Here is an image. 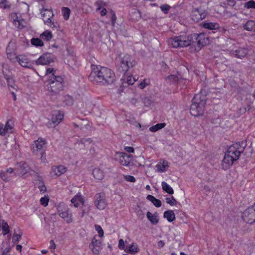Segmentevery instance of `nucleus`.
I'll return each mask as SVG.
<instances>
[{
  "label": "nucleus",
  "instance_id": "13d9d810",
  "mask_svg": "<svg viewBox=\"0 0 255 255\" xmlns=\"http://www.w3.org/2000/svg\"><path fill=\"white\" fill-rule=\"evenodd\" d=\"M118 247L121 250H124L125 249V242L123 239H120L119 240Z\"/></svg>",
  "mask_w": 255,
  "mask_h": 255
},
{
  "label": "nucleus",
  "instance_id": "6ab92c4d",
  "mask_svg": "<svg viewBox=\"0 0 255 255\" xmlns=\"http://www.w3.org/2000/svg\"><path fill=\"white\" fill-rule=\"evenodd\" d=\"M53 62V59L51 56L48 54H44L41 56L36 61L37 64L38 65H48Z\"/></svg>",
  "mask_w": 255,
  "mask_h": 255
},
{
  "label": "nucleus",
  "instance_id": "49530a36",
  "mask_svg": "<svg viewBox=\"0 0 255 255\" xmlns=\"http://www.w3.org/2000/svg\"><path fill=\"white\" fill-rule=\"evenodd\" d=\"M0 178L5 181H8L10 180V176L7 172L1 171L0 172Z\"/></svg>",
  "mask_w": 255,
  "mask_h": 255
},
{
  "label": "nucleus",
  "instance_id": "7c9ffc66",
  "mask_svg": "<svg viewBox=\"0 0 255 255\" xmlns=\"http://www.w3.org/2000/svg\"><path fill=\"white\" fill-rule=\"evenodd\" d=\"M203 26L205 28L210 30H215L219 28V24L216 22L204 23Z\"/></svg>",
  "mask_w": 255,
  "mask_h": 255
},
{
  "label": "nucleus",
  "instance_id": "f03ea898",
  "mask_svg": "<svg viewBox=\"0 0 255 255\" xmlns=\"http://www.w3.org/2000/svg\"><path fill=\"white\" fill-rule=\"evenodd\" d=\"M243 142H236L231 145L225 153L222 162L223 168L228 169L231 166L234 161L237 160L240 157L241 153L244 150L245 146Z\"/></svg>",
  "mask_w": 255,
  "mask_h": 255
},
{
  "label": "nucleus",
  "instance_id": "aec40b11",
  "mask_svg": "<svg viewBox=\"0 0 255 255\" xmlns=\"http://www.w3.org/2000/svg\"><path fill=\"white\" fill-rule=\"evenodd\" d=\"M16 172L20 175H23L25 174L29 170L27 164L24 162H20L17 165V167L15 169Z\"/></svg>",
  "mask_w": 255,
  "mask_h": 255
},
{
  "label": "nucleus",
  "instance_id": "09e8293b",
  "mask_svg": "<svg viewBox=\"0 0 255 255\" xmlns=\"http://www.w3.org/2000/svg\"><path fill=\"white\" fill-rule=\"evenodd\" d=\"M8 133V131L6 129V127L3 124H0V135L4 136L6 134Z\"/></svg>",
  "mask_w": 255,
  "mask_h": 255
},
{
  "label": "nucleus",
  "instance_id": "5fc2aeb1",
  "mask_svg": "<svg viewBox=\"0 0 255 255\" xmlns=\"http://www.w3.org/2000/svg\"><path fill=\"white\" fill-rule=\"evenodd\" d=\"M135 81V79L132 76H128L127 79V83L128 85H132Z\"/></svg>",
  "mask_w": 255,
  "mask_h": 255
},
{
  "label": "nucleus",
  "instance_id": "603ef678",
  "mask_svg": "<svg viewBox=\"0 0 255 255\" xmlns=\"http://www.w3.org/2000/svg\"><path fill=\"white\" fill-rule=\"evenodd\" d=\"M95 227L96 230L99 233V236L100 237H102L104 236V231L101 227L99 225H96Z\"/></svg>",
  "mask_w": 255,
  "mask_h": 255
},
{
  "label": "nucleus",
  "instance_id": "4468645a",
  "mask_svg": "<svg viewBox=\"0 0 255 255\" xmlns=\"http://www.w3.org/2000/svg\"><path fill=\"white\" fill-rule=\"evenodd\" d=\"M206 14L205 10L200 7L195 8L192 11L191 17L193 20L198 22L204 19Z\"/></svg>",
  "mask_w": 255,
  "mask_h": 255
},
{
  "label": "nucleus",
  "instance_id": "052dcab7",
  "mask_svg": "<svg viewBox=\"0 0 255 255\" xmlns=\"http://www.w3.org/2000/svg\"><path fill=\"white\" fill-rule=\"evenodd\" d=\"M127 121L129 122V123L133 124L134 126H139V127H140V125L137 122L135 121L134 119H132L131 120H129L127 119Z\"/></svg>",
  "mask_w": 255,
  "mask_h": 255
},
{
  "label": "nucleus",
  "instance_id": "bf43d9fd",
  "mask_svg": "<svg viewBox=\"0 0 255 255\" xmlns=\"http://www.w3.org/2000/svg\"><path fill=\"white\" fill-rule=\"evenodd\" d=\"M126 179L131 182H134L135 181V178L131 175H128L126 176Z\"/></svg>",
  "mask_w": 255,
  "mask_h": 255
},
{
  "label": "nucleus",
  "instance_id": "423d86ee",
  "mask_svg": "<svg viewBox=\"0 0 255 255\" xmlns=\"http://www.w3.org/2000/svg\"><path fill=\"white\" fill-rule=\"evenodd\" d=\"M49 81L48 90L52 93L53 95L57 94L62 90L63 79L62 77L54 76L53 79L51 78Z\"/></svg>",
  "mask_w": 255,
  "mask_h": 255
},
{
  "label": "nucleus",
  "instance_id": "20e7f679",
  "mask_svg": "<svg viewBox=\"0 0 255 255\" xmlns=\"http://www.w3.org/2000/svg\"><path fill=\"white\" fill-rule=\"evenodd\" d=\"M168 45L174 47H184L190 45L191 40L186 35H180L171 38L168 40Z\"/></svg>",
  "mask_w": 255,
  "mask_h": 255
},
{
  "label": "nucleus",
  "instance_id": "4be33fe9",
  "mask_svg": "<svg viewBox=\"0 0 255 255\" xmlns=\"http://www.w3.org/2000/svg\"><path fill=\"white\" fill-rule=\"evenodd\" d=\"M196 40L199 45L204 46L209 42V39L207 36L204 34L201 33L198 34Z\"/></svg>",
  "mask_w": 255,
  "mask_h": 255
},
{
  "label": "nucleus",
  "instance_id": "680f3d73",
  "mask_svg": "<svg viewBox=\"0 0 255 255\" xmlns=\"http://www.w3.org/2000/svg\"><path fill=\"white\" fill-rule=\"evenodd\" d=\"M124 149L126 151L129 152V153H133V152H134V148L131 146H126V147H125Z\"/></svg>",
  "mask_w": 255,
  "mask_h": 255
},
{
  "label": "nucleus",
  "instance_id": "2f4dec72",
  "mask_svg": "<svg viewBox=\"0 0 255 255\" xmlns=\"http://www.w3.org/2000/svg\"><path fill=\"white\" fill-rule=\"evenodd\" d=\"M139 251V249L138 247V246L135 244H132L128 247V249H126V251L128 253H129L131 254H135L138 253Z\"/></svg>",
  "mask_w": 255,
  "mask_h": 255
},
{
  "label": "nucleus",
  "instance_id": "9b49d317",
  "mask_svg": "<svg viewBox=\"0 0 255 255\" xmlns=\"http://www.w3.org/2000/svg\"><path fill=\"white\" fill-rule=\"evenodd\" d=\"M95 206L99 210H103L107 206L106 196L103 193H99L95 195Z\"/></svg>",
  "mask_w": 255,
  "mask_h": 255
},
{
  "label": "nucleus",
  "instance_id": "ddd939ff",
  "mask_svg": "<svg viewBox=\"0 0 255 255\" xmlns=\"http://www.w3.org/2000/svg\"><path fill=\"white\" fill-rule=\"evenodd\" d=\"M243 219L248 223H254L255 222V209L252 206L248 208L244 212Z\"/></svg>",
  "mask_w": 255,
  "mask_h": 255
},
{
  "label": "nucleus",
  "instance_id": "7ed1b4c3",
  "mask_svg": "<svg viewBox=\"0 0 255 255\" xmlns=\"http://www.w3.org/2000/svg\"><path fill=\"white\" fill-rule=\"evenodd\" d=\"M205 105V97L201 94L196 95L192 100V104L191 105V114L195 117L202 115L204 113Z\"/></svg>",
  "mask_w": 255,
  "mask_h": 255
},
{
  "label": "nucleus",
  "instance_id": "39448f33",
  "mask_svg": "<svg viewBox=\"0 0 255 255\" xmlns=\"http://www.w3.org/2000/svg\"><path fill=\"white\" fill-rule=\"evenodd\" d=\"M135 64V62L133 58L130 55L126 54L121 58L118 70L121 72L125 73Z\"/></svg>",
  "mask_w": 255,
  "mask_h": 255
},
{
  "label": "nucleus",
  "instance_id": "1a4fd4ad",
  "mask_svg": "<svg viewBox=\"0 0 255 255\" xmlns=\"http://www.w3.org/2000/svg\"><path fill=\"white\" fill-rule=\"evenodd\" d=\"M15 59L13 61H11L12 63L17 62L21 66L31 68L33 65V62L29 58L28 56L25 54H18L15 56Z\"/></svg>",
  "mask_w": 255,
  "mask_h": 255
},
{
  "label": "nucleus",
  "instance_id": "412c9836",
  "mask_svg": "<svg viewBox=\"0 0 255 255\" xmlns=\"http://www.w3.org/2000/svg\"><path fill=\"white\" fill-rule=\"evenodd\" d=\"M64 117L63 114L60 111H55L51 118V121L53 124H59L62 121Z\"/></svg>",
  "mask_w": 255,
  "mask_h": 255
},
{
  "label": "nucleus",
  "instance_id": "37998d69",
  "mask_svg": "<svg viewBox=\"0 0 255 255\" xmlns=\"http://www.w3.org/2000/svg\"><path fill=\"white\" fill-rule=\"evenodd\" d=\"M2 229L3 231V234L4 236L6 235L9 233V226L7 223L4 222V221L2 222Z\"/></svg>",
  "mask_w": 255,
  "mask_h": 255
},
{
  "label": "nucleus",
  "instance_id": "e2e57ef3",
  "mask_svg": "<svg viewBox=\"0 0 255 255\" xmlns=\"http://www.w3.org/2000/svg\"><path fill=\"white\" fill-rule=\"evenodd\" d=\"M10 248L9 247L6 248L2 252V255H7V253L10 251Z\"/></svg>",
  "mask_w": 255,
  "mask_h": 255
},
{
  "label": "nucleus",
  "instance_id": "de8ad7c7",
  "mask_svg": "<svg viewBox=\"0 0 255 255\" xmlns=\"http://www.w3.org/2000/svg\"><path fill=\"white\" fill-rule=\"evenodd\" d=\"M245 7L247 8H255V1L251 0L245 3Z\"/></svg>",
  "mask_w": 255,
  "mask_h": 255
},
{
  "label": "nucleus",
  "instance_id": "c03bdc74",
  "mask_svg": "<svg viewBox=\"0 0 255 255\" xmlns=\"http://www.w3.org/2000/svg\"><path fill=\"white\" fill-rule=\"evenodd\" d=\"M165 80L168 82L175 83L178 81V78L176 75H171L167 77L166 78Z\"/></svg>",
  "mask_w": 255,
  "mask_h": 255
},
{
  "label": "nucleus",
  "instance_id": "e433bc0d",
  "mask_svg": "<svg viewBox=\"0 0 255 255\" xmlns=\"http://www.w3.org/2000/svg\"><path fill=\"white\" fill-rule=\"evenodd\" d=\"M40 37L45 40H49L52 38V33L50 31L46 30L40 35Z\"/></svg>",
  "mask_w": 255,
  "mask_h": 255
},
{
  "label": "nucleus",
  "instance_id": "4d7b16f0",
  "mask_svg": "<svg viewBox=\"0 0 255 255\" xmlns=\"http://www.w3.org/2000/svg\"><path fill=\"white\" fill-rule=\"evenodd\" d=\"M39 190L40 191V192H41L42 193H44L46 190V187L45 186V185H44L43 183L42 182H40L39 183Z\"/></svg>",
  "mask_w": 255,
  "mask_h": 255
},
{
  "label": "nucleus",
  "instance_id": "a211bd4d",
  "mask_svg": "<svg viewBox=\"0 0 255 255\" xmlns=\"http://www.w3.org/2000/svg\"><path fill=\"white\" fill-rule=\"evenodd\" d=\"M66 171L67 168L64 166H54L51 168L50 174L52 177H58L65 173Z\"/></svg>",
  "mask_w": 255,
  "mask_h": 255
},
{
  "label": "nucleus",
  "instance_id": "58836bf2",
  "mask_svg": "<svg viewBox=\"0 0 255 255\" xmlns=\"http://www.w3.org/2000/svg\"><path fill=\"white\" fill-rule=\"evenodd\" d=\"M70 11V9L68 7H63L62 8V13L64 17V18L66 20L69 19Z\"/></svg>",
  "mask_w": 255,
  "mask_h": 255
},
{
  "label": "nucleus",
  "instance_id": "dca6fc26",
  "mask_svg": "<svg viewBox=\"0 0 255 255\" xmlns=\"http://www.w3.org/2000/svg\"><path fill=\"white\" fill-rule=\"evenodd\" d=\"M102 242L100 240L97 239L96 236H95L92 240L91 243L89 245V247L92 252L95 254H99L100 250H101Z\"/></svg>",
  "mask_w": 255,
  "mask_h": 255
},
{
  "label": "nucleus",
  "instance_id": "0eeeda50",
  "mask_svg": "<svg viewBox=\"0 0 255 255\" xmlns=\"http://www.w3.org/2000/svg\"><path fill=\"white\" fill-rule=\"evenodd\" d=\"M46 144V141L42 138H38L35 140L32 145V150L33 153L35 155L40 154L41 155V159L43 161L45 160V155L44 151V148Z\"/></svg>",
  "mask_w": 255,
  "mask_h": 255
},
{
  "label": "nucleus",
  "instance_id": "f3484780",
  "mask_svg": "<svg viewBox=\"0 0 255 255\" xmlns=\"http://www.w3.org/2000/svg\"><path fill=\"white\" fill-rule=\"evenodd\" d=\"M16 48L15 44L14 42L10 41L8 43L6 49L7 58L11 61H13L15 58V50Z\"/></svg>",
  "mask_w": 255,
  "mask_h": 255
},
{
  "label": "nucleus",
  "instance_id": "3c124183",
  "mask_svg": "<svg viewBox=\"0 0 255 255\" xmlns=\"http://www.w3.org/2000/svg\"><path fill=\"white\" fill-rule=\"evenodd\" d=\"M149 83V81L147 79H144L143 82H141L139 85L138 87L141 89H143L145 88V87L148 85Z\"/></svg>",
  "mask_w": 255,
  "mask_h": 255
},
{
  "label": "nucleus",
  "instance_id": "0e129e2a",
  "mask_svg": "<svg viewBox=\"0 0 255 255\" xmlns=\"http://www.w3.org/2000/svg\"><path fill=\"white\" fill-rule=\"evenodd\" d=\"M164 242L162 240L159 241L157 243L158 246L160 248L163 247L164 246Z\"/></svg>",
  "mask_w": 255,
  "mask_h": 255
},
{
  "label": "nucleus",
  "instance_id": "79ce46f5",
  "mask_svg": "<svg viewBox=\"0 0 255 255\" xmlns=\"http://www.w3.org/2000/svg\"><path fill=\"white\" fill-rule=\"evenodd\" d=\"M31 43L32 45L36 46H41L43 45V42L38 38H32L31 40Z\"/></svg>",
  "mask_w": 255,
  "mask_h": 255
},
{
  "label": "nucleus",
  "instance_id": "2eb2a0df",
  "mask_svg": "<svg viewBox=\"0 0 255 255\" xmlns=\"http://www.w3.org/2000/svg\"><path fill=\"white\" fill-rule=\"evenodd\" d=\"M10 18L14 26L19 29H22L26 25L25 20L18 16L15 13H12L10 14Z\"/></svg>",
  "mask_w": 255,
  "mask_h": 255
},
{
  "label": "nucleus",
  "instance_id": "864d4df0",
  "mask_svg": "<svg viewBox=\"0 0 255 255\" xmlns=\"http://www.w3.org/2000/svg\"><path fill=\"white\" fill-rule=\"evenodd\" d=\"M160 7L162 11H163L165 13H168L170 6L168 4H163L161 5Z\"/></svg>",
  "mask_w": 255,
  "mask_h": 255
},
{
  "label": "nucleus",
  "instance_id": "ea45409f",
  "mask_svg": "<svg viewBox=\"0 0 255 255\" xmlns=\"http://www.w3.org/2000/svg\"><path fill=\"white\" fill-rule=\"evenodd\" d=\"M4 126L6 127V129L8 131V133H11L13 132V124L12 121H7Z\"/></svg>",
  "mask_w": 255,
  "mask_h": 255
},
{
  "label": "nucleus",
  "instance_id": "8fccbe9b",
  "mask_svg": "<svg viewBox=\"0 0 255 255\" xmlns=\"http://www.w3.org/2000/svg\"><path fill=\"white\" fill-rule=\"evenodd\" d=\"M166 202L167 204H170L171 206H174L176 204V200L174 198L173 196L166 198Z\"/></svg>",
  "mask_w": 255,
  "mask_h": 255
},
{
  "label": "nucleus",
  "instance_id": "a878e982",
  "mask_svg": "<svg viewBox=\"0 0 255 255\" xmlns=\"http://www.w3.org/2000/svg\"><path fill=\"white\" fill-rule=\"evenodd\" d=\"M44 22L45 24H46L53 29L58 30L59 28V25L58 22L55 19H53V17L51 18L48 20H45V21Z\"/></svg>",
  "mask_w": 255,
  "mask_h": 255
},
{
  "label": "nucleus",
  "instance_id": "72a5a7b5",
  "mask_svg": "<svg viewBox=\"0 0 255 255\" xmlns=\"http://www.w3.org/2000/svg\"><path fill=\"white\" fill-rule=\"evenodd\" d=\"M162 188L163 190L166 193L172 195L174 193L173 189L165 181H163L161 183Z\"/></svg>",
  "mask_w": 255,
  "mask_h": 255
},
{
  "label": "nucleus",
  "instance_id": "c756f323",
  "mask_svg": "<svg viewBox=\"0 0 255 255\" xmlns=\"http://www.w3.org/2000/svg\"><path fill=\"white\" fill-rule=\"evenodd\" d=\"M244 27L248 31H255V21L253 20L248 21L244 25Z\"/></svg>",
  "mask_w": 255,
  "mask_h": 255
},
{
  "label": "nucleus",
  "instance_id": "69168bd1",
  "mask_svg": "<svg viewBox=\"0 0 255 255\" xmlns=\"http://www.w3.org/2000/svg\"><path fill=\"white\" fill-rule=\"evenodd\" d=\"M50 243V248L54 249L55 248L56 246L54 243V241L53 240H51Z\"/></svg>",
  "mask_w": 255,
  "mask_h": 255
},
{
  "label": "nucleus",
  "instance_id": "f704fd0d",
  "mask_svg": "<svg viewBox=\"0 0 255 255\" xmlns=\"http://www.w3.org/2000/svg\"><path fill=\"white\" fill-rule=\"evenodd\" d=\"M146 216L152 224H156L158 222V219L157 215L152 214L148 211L147 212Z\"/></svg>",
  "mask_w": 255,
  "mask_h": 255
},
{
  "label": "nucleus",
  "instance_id": "cd10ccee",
  "mask_svg": "<svg viewBox=\"0 0 255 255\" xmlns=\"http://www.w3.org/2000/svg\"><path fill=\"white\" fill-rule=\"evenodd\" d=\"M71 201L75 207H77L78 206L79 203H81L82 204H84V200L81 195L80 194H77L71 199Z\"/></svg>",
  "mask_w": 255,
  "mask_h": 255
},
{
  "label": "nucleus",
  "instance_id": "4c0bfd02",
  "mask_svg": "<svg viewBox=\"0 0 255 255\" xmlns=\"http://www.w3.org/2000/svg\"><path fill=\"white\" fill-rule=\"evenodd\" d=\"M166 124L164 123L157 124L156 125L152 126L149 128V130L152 132H155L159 129H160L165 127Z\"/></svg>",
  "mask_w": 255,
  "mask_h": 255
},
{
  "label": "nucleus",
  "instance_id": "f257e3e1",
  "mask_svg": "<svg viewBox=\"0 0 255 255\" xmlns=\"http://www.w3.org/2000/svg\"><path fill=\"white\" fill-rule=\"evenodd\" d=\"M115 78V74L110 69L99 65H92V71L89 76L91 81L104 85L112 83Z\"/></svg>",
  "mask_w": 255,
  "mask_h": 255
},
{
  "label": "nucleus",
  "instance_id": "6e6d98bb",
  "mask_svg": "<svg viewBox=\"0 0 255 255\" xmlns=\"http://www.w3.org/2000/svg\"><path fill=\"white\" fill-rule=\"evenodd\" d=\"M21 235L20 234H14L13 237V242L14 243H15L16 242H18L20 239L21 238Z\"/></svg>",
  "mask_w": 255,
  "mask_h": 255
},
{
  "label": "nucleus",
  "instance_id": "a19ab883",
  "mask_svg": "<svg viewBox=\"0 0 255 255\" xmlns=\"http://www.w3.org/2000/svg\"><path fill=\"white\" fill-rule=\"evenodd\" d=\"M55 71H54V69L53 68H49L47 69L46 72V75L49 78L53 79V77L55 76Z\"/></svg>",
  "mask_w": 255,
  "mask_h": 255
},
{
  "label": "nucleus",
  "instance_id": "473e14b6",
  "mask_svg": "<svg viewBox=\"0 0 255 255\" xmlns=\"http://www.w3.org/2000/svg\"><path fill=\"white\" fill-rule=\"evenodd\" d=\"M146 198L148 200L151 201L155 207H160L161 206V202L159 199L155 198L154 196L148 195Z\"/></svg>",
  "mask_w": 255,
  "mask_h": 255
},
{
  "label": "nucleus",
  "instance_id": "5701e85b",
  "mask_svg": "<svg viewBox=\"0 0 255 255\" xmlns=\"http://www.w3.org/2000/svg\"><path fill=\"white\" fill-rule=\"evenodd\" d=\"M248 53V50L244 48H239L233 51L232 54L237 58H242L246 56Z\"/></svg>",
  "mask_w": 255,
  "mask_h": 255
},
{
  "label": "nucleus",
  "instance_id": "a18cd8bd",
  "mask_svg": "<svg viewBox=\"0 0 255 255\" xmlns=\"http://www.w3.org/2000/svg\"><path fill=\"white\" fill-rule=\"evenodd\" d=\"M49 198L48 196L45 195L44 197L41 198L40 200V204L44 207L48 205Z\"/></svg>",
  "mask_w": 255,
  "mask_h": 255
},
{
  "label": "nucleus",
  "instance_id": "6e6552de",
  "mask_svg": "<svg viewBox=\"0 0 255 255\" xmlns=\"http://www.w3.org/2000/svg\"><path fill=\"white\" fill-rule=\"evenodd\" d=\"M57 213L59 216L64 219L67 223L73 222L72 215L70 212L68 207L64 205L60 204L57 207Z\"/></svg>",
  "mask_w": 255,
  "mask_h": 255
},
{
  "label": "nucleus",
  "instance_id": "393cba45",
  "mask_svg": "<svg viewBox=\"0 0 255 255\" xmlns=\"http://www.w3.org/2000/svg\"><path fill=\"white\" fill-rule=\"evenodd\" d=\"M44 22L45 20H48L53 17L54 14L52 10L48 9H42L40 11Z\"/></svg>",
  "mask_w": 255,
  "mask_h": 255
},
{
  "label": "nucleus",
  "instance_id": "338daca9",
  "mask_svg": "<svg viewBox=\"0 0 255 255\" xmlns=\"http://www.w3.org/2000/svg\"><path fill=\"white\" fill-rule=\"evenodd\" d=\"M203 190L205 192H210V191H211L210 187L207 185H204L203 186Z\"/></svg>",
  "mask_w": 255,
  "mask_h": 255
},
{
  "label": "nucleus",
  "instance_id": "774afa93",
  "mask_svg": "<svg viewBox=\"0 0 255 255\" xmlns=\"http://www.w3.org/2000/svg\"><path fill=\"white\" fill-rule=\"evenodd\" d=\"M5 172H7V174H11L13 172V168H9L6 170V171H4Z\"/></svg>",
  "mask_w": 255,
  "mask_h": 255
},
{
  "label": "nucleus",
  "instance_id": "9d476101",
  "mask_svg": "<svg viewBox=\"0 0 255 255\" xmlns=\"http://www.w3.org/2000/svg\"><path fill=\"white\" fill-rule=\"evenodd\" d=\"M132 157V155L124 152H116L114 155V159L119 162L121 164L127 166L129 165Z\"/></svg>",
  "mask_w": 255,
  "mask_h": 255
},
{
  "label": "nucleus",
  "instance_id": "c9c22d12",
  "mask_svg": "<svg viewBox=\"0 0 255 255\" xmlns=\"http://www.w3.org/2000/svg\"><path fill=\"white\" fill-rule=\"evenodd\" d=\"M102 1L101 0H99L96 2V5L97 6V10L99 11L101 15L104 16L106 15L107 13V10L104 7H102Z\"/></svg>",
  "mask_w": 255,
  "mask_h": 255
},
{
  "label": "nucleus",
  "instance_id": "f8f14e48",
  "mask_svg": "<svg viewBox=\"0 0 255 255\" xmlns=\"http://www.w3.org/2000/svg\"><path fill=\"white\" fill-rule=\"evenodd\" d=\"M2 71L8 87L14 89H16V86L14 83L13 78L11 77V72L9 70L7 65L4 64L2 65Z\"/></svg>",
  "mask_w": 255,
  "mask_h": 255
},
{
  "label": "nucleus",
  "instance_id": "bb28decb",
  "mask_svg": "<svg viewBox=\"0 0 255 255\" xmlns=\"http://www.w3.org/2000/svg\"><path fill=\"white\" fill-rule=\"evenodd\" d=\"M93 175L94 177L98 180H102L104 177V172L99 168H95L93 169Z\"/></svg>",
  "mask_w": 255,
  "mask_h": 255
},
{
  "label": "nucleus",
  "instance_id": "b1692460",
  "mask_svg": "<svg viewBox=\"0 0 255 255\" xmlns=\"http://www.w3.org/2000/svg\"><path fill=\"white\" fill-rule=\"evenodd\" d=\"M169 167L168 162L167 161L163 160L160 161L156 165L157 171L159 172H163L167 170Z\"/></svg>",
  "mask_w": 255,
  "mask_h": 255
},
{
  "label": "nucleus",
  "instance_id": "c85d7f7f",
  "mask_svg": "<svg viewBox=\"0 0 255 255\" xmlns=\"http://www.w3.org/2000/svg\"><path fill=\"white\" fill-rule=\"evenodd\" d=\"M163 217L170 222L173 221L175 219V215L172 210L165 211L164 213Z\"/></svg>",
  "mask_w": 255,
  "mask_h": 255
}]
</instances>
